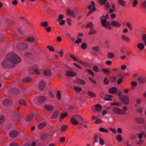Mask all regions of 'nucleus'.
<instances>
[{
    "mask_svg": "<svg viewBox=\"0 0 146 146\" xmlns=\"http://www.w3.org/2000/svg\"><path fill=\"white\" fill-rule=\"evenodd\" d=\"M96 31H95L92 28H91L90 31L89 32V35H92L96 34Z\"/></svg>",
    "mask_w": 146,
    "mask_h": 146,
    "instance_id": "nucleus-29",
    "label": "nucleus"
},
{
    "mask_svg": "<svg viewBox=\"0 0 146 146\" xmlns=\"http://www.w3.org/2000/svg\"><path fill=\"white\" fill-rule=\"evenodd\" d=\"M64 18V16L62 14H60L58 16V17L57 21H60V20H62Z\"/></svg>",
    "mask_w": 146,
    "mask_h": 146,
    "instance_id": "nucleus-49",
    "label": "nucleus"
},
{
    "mask_svg": "<svg viewBox=\"0 0 146 146\" xmlns=\"http://www.w3.org/2000/svg\"><path fill=\"white\" fill-rule=\"evenodd\" d=\"M126 26L127 27H128L131 30H132L131 25L130 23H129V22H127L126 23Z\"/></svg>",
    "mask_w": 146,
    "mask_h": 146,
    "instance_id": "nucleus-59",
    "label": "nucleus"
},
{
    "mask_svg": "<svg viewBox=\"0 0 146 146\" xmlns=\"http://www.w3.org/2000/svg\"><path fill=\"white\" fill-rule=\"evenodd\" d=\"M44 107L45 109L49 111L52 110L54 108L52 106L50 105H45L44 106Z\"/></svg>",
    "mask_w": 146,
    "mask_h": 146,
    "instance_id": "nucleus-20",
    "label": "nucleus"
},
{
    "mask_svg": "<svg viewBox=\"0 0 146 146\" xmlns=\"http://www.w3.org/2000/svg\"><path fill=\"white\" fill-rule=\"evenodd\" d=\"M93 24L91 22H90L88 24L86 25V27H90L91 28H92L93 27Z\"/></svg>",
    "mask_w": 146,
    "mask_h": 146,
    "instance_id": "nucleus-52",
    "label": "nucleus"
},
{
    "mask_svg": "<svg viewBox=\"0 0 146 146\" xmlns=\"http://www.w3.org/2000/svg\"><path fill=\"white\" fill-rule=\"evenodd\" d=\"M46 125V124L44 123H41L39 124L38 125V127L40 129H42Z\"/></svg>",
    "mask_w": 146,
    "mask_h": 146,
    "instance_id": "nucleus-31",
    "label": "nucleus"
},
{
    "mask_svg": "<svg viewBox=\"0 0 146 146\" xmlns=\"http://www.w3.org/2000/svg\"><path fill=\"white\" fill-rule=\"evenodd\" d=\"M66 22L69 26L71 25V20L70 19H68L66 20Z\"/></svg>",
    "mask_w": 146,
    "mask_h": 146,
    "instance_id": "nucleus-62",
    "label": "nucleus"
},
{
    "mask_svg": "<svg viewBox=\"0 0 146 146\" xmlns=\"http://www.w3.org/2000/svg\"><path fill=\"white\" fill-rule=\"evenodd\" d=\"M46 138V136L45 134L42 133L40 137V139L41 140H45Z\"/></svg>",
    "mask_w": 146,
    "mask_h": 146,
    "instance_id": "nucleus-36",
    "label": "nucleus"
},
{
    "mask_svg": "<svg viewBox=\"0 0 146 146\" xmlns=\"http://www.w3.org/2000/svg\"><path fill=\"white\" fill-rule=\"evenodd\" d=\"M118 91L117 88L115 87H112L109 89V92L112 94H115Z\"/></svg>",
    "mask_w": 146,
    "mask_h": 146,
    "instance_id": "nucleus-7",
    "label": "nucleus"
},
{
    "mask_svg": "<svg viewBox=\"0 0 146 146\" xmlns=\"http://www.w3.org/2000/svg\"><path fill=\"white\" fill-rule=\"evenodd\" d=\"M35 38L33 37H29L27 38L26 39V40L28 42H33L34 41Z\"/></svg>",
    "mask_w": 146,
    "mask_h": 146,
    "instance_id": "nucleus-26",
    "label": "nucleus"
},
{
    "mask_svg": "<svg viewBox=\"0 0 146 146\" xmlns=\"http://www.w3.org/2000/svg\"><path fill=\"white\" fill-rule=\"evenodd\" d=\"M121 104L118 102H113L111 104V105H115L116 106H119Z\"/></svg>",
    "mask_w": 146,
    "mask_h": 146,
    "instance_id": "nucleus-56",
    "label": "nucleus"
},
{
    "mask_svg": "<svg viewBox=\"0 0 146 146\" xmlns=\"http://www.w3.org/2000/svg\"><path fill=\"white\" fill-rule=\"evenodd\" d=\"M10 146H19V145L16 142H13L10 144Z\"/></svg>",
    "mask_w": 146,
    "mask_h": 146,
    "instance_id": "nucleus-54",
    "label": "nucleus"
},
{
    "mask_svg": "<svg viewBox=\"0 0 146 146\" xmlns=\"http://www.w3.org/2000/svg\"><path fill=\"white\" fill-rule=\"evenodd\" d=\"M129 97L127 96H125L122 98L121 102L124 104L127 105L129 103Z\"/></svg>",
    "mask_w": 146,
    "mask_h": 146,
    "instance_id": "nucleus-6",
    "label": "nucleus"
},
{
    "mask_svg": "<svg viewBox=\"0 0 146 146\" xmlns=\"http://www.w3.org/2000/svg\"><path fill=\"white\" fill-rule=\"evenodd\" d=\"M41 25L43 26L44 27H46L48 26V23L47 22H44L41 24Z\"/></svg>",
    "mask_w": 146,
    "mask_h": 146,
    "instance_id": "nucleus-50",
    "label": "nucleus"
},
{
    "mask_svg": "<svg viewBox=\"0 0 146 146\" xmlns=\"http://www.w3.org/2000/svg\"><path fill=\"white\" fill-rule=\"evenodd\" d=\"M114 56V54L112 52H109L108 54V57L109 58H112Z\"/></svg>",
    "mask_w": 146,
    "mask_h": 146,
    "instance_id": "nucleus-38",
    "label": "nucleus"
},
{
    "mask_svg": "<svg viewBox=\"0 0 146 146\" xmlns=\"http://www.w3.org/2000/svg\"><path fill=\"white\" fill-rule=\"evenodd\" d=\"M102 71L105 74H109L110 73V71L108 68H102Z\"/></svg>",
    "mask_w": 146,
    "mask_h": 146,
    "instance_id": "nucleus-28",
    "label": "nucleus"
},
{
    "mask_svg": "<svg viewBox=\"0 0 146 146\" xmlns=\"http://www.w3.org/2000/svg\"><path fill=\"white\" fill-rule=\"evenodd\" d=\"M5 119V117L4 115L0 116V124H2L4 121Z\"/></svg>",
    "mask_w": 146,
    "mask_h": 146,
    "instance_id": "nucleus-43",
    "label": "nucleus"
},
{
    "mask_svg": "<svg viewBox=\"0 0 146 146\" xmlns=\"http://www.w3.org/2000/svg\"><path fill=\"white\" fill-rule=\"evenodd\" d=\"M43 73L45 76H50L52 74L51 71L49 69L45 70L44 71Z\"/></svg>",
    "mask_w": 146,
    "mask_h": 146,
    "instance_id": "nucleus-16",
    "label": "nucleus"
},
{
    "mask_svg": "<svg viewBox=\"0 0 146 146\" xmlns=\"http://www.w3.org/2000/svg\"><path fill=\"white\" fill-rule=\"evenodd\" d=\"M76 82L82 85H84L86 84V82L84 80L79 78H77L76 79Z\"/></svg>",
    "mask_w": 146,
    "mask_h": 146,
    "instance_id": "nucleus-17",
    "label": "nucleus"
},
{
    "mask_svg": "<svg viewBox=\"0 0 146 146\" xmlns=\"http://www.w3.org/2000/svg\"><path fill=\"white\" fill-rule=\"evenodd\" d=\"M18 135V133L17 131L15 130H13L11 131L9 134V135L10 137L14 138L17 137Z\"/></svg>",
    "mask_w": 146,
    "mask_h": 146,
    "instance_id": "nucleus-8",
    "label": "nucleus"
},
{
    "mask_svg": "<svg viewBox=\"0 0 146 146\" xmlns=\"http://www.w3.org/2000/svg\"><path fill=\"white\" fill-rule=\"evenodd\" d=\"M137 3L138 2L137 0H134L132 3L133 7H135Z\"/></svg>",
    "mask_w": 146,
    "mask_h": 146,
    "instance_id": "nucleus-61",
    "label": "nucleus"
},
{
    "mask_svg": "<svg viewBox=\"0 0 146 146\" xmlns=\"http://www.w3.org/2000/svg\"><path fill=\"white\" fill-rule=\"evenodd\" d=\"M47 48L50 51L54 52V50L52 46L49 45L47 46Z\"/></svg>",
    "mask_w": 146,
    "mask_h": 146,
    "instance_id": "nucleus-46",
    "label": "nucleus"
},
{
    "mask_svg": "<svg viewBox=\"0 0 146 146\" xmlns=\"http://www.w3.org/2000/svg\"><path fill=\"white\" fill-rule=\"evenodd\" d=\"M107 0H99V3L101 5H105Z\"/></svg>",
    "mask_w": 146,
    "mask_h": 146,
    "instance_id": "nucleus-51",
    "label": "nucleus"
},
{
    "mask_svg": "<svg viewBox=\"0 0 146 146\" xmlns=\"http://www.w3.org/2000/svg\"><path fill=\"white\" fill-rule=\"evenodd\" d=\"M93 70L95 72H97L99 71L98 67L96 66H94L93 68Z\"/></svg>",
    "mask_w": 146,
    "mask_h": 146,
    "instance_id": "nucleus-47",
    "label": "nucleus"
},
{
    "mask_svg": "<svg viewBox=\"0 0 146 146\" xmlns=\"http://www.w3.org/2000/svg\"><path fill=\"white\" fill-rule=\"evenodd\" d=\"M145 134V133L143 132L139 133L138 135V137L139 139H141L142 138V135Z\"/></svg>",
    "mask_w": 146,
    "mask_h": 146,
    "instance_id": "nucleus-57",
    "label": "nucleus"
},
{
    "mask_svg": "<svg viewBox=\"0 0 146 146\" xmlns=\"http://www.w3.org/2000/svg\"><path fill=\"white\" fill-rule=\"evenodd\" d=\"M34 117V115L33 113H31L28 115L26 118V121L27 122H30L33 119Z\"/></svg>",
    "mask_w": 146,
    "mask_h": 146,
    "instance_id": "nucleus-15",
    "label": "nucleus"
},
{
    "mask_svg": "<svg viewBox=\"0 0 146 146\" xmlns=\"http://www.w3.org/2000/svg\"><path fill=\"white\" fill-rule=\"evenodd\" d=\"M100 137L98 134H96L94 135V141L95 142H98V139H99V137Z\"/></svg>",
    "mask_w": 146,
    "mask_h": 146,
    "instance_id": "nucleus-30",
    "label": "nucleus"
},
{
    "mask_svg": "<svg viewBox=\"0 0 146 146\" xmlns=\"http://www.w3.org/2000/svg\"><path fill=\"white\" fill-rule=\"evenodd\" d=\"M82 42V39L81 38H79L77 40H76L75 41V43L77 44H79L81 42Z\"/></svg>",
    "mask_w": 146,
    "mask_h": 146,
    "instance_id": "nucleus-55",
    "label": "nucleus"
},
{
    "mask_svg": "<svg viewBox=\"0 0 146 146\" xmlns=\"http://www.w3.org/2000/svg\"><path fill=\"white\" fill-rule=\"evenodd\" d=\"M88 72L93 77L94 76V74L92 71L90 69H88L87 70Z\"/></svg>",
    "mask_w": 146,
    "mask_h": 146,
    "instance_id": "nucleus-60",
    "label": "nucleus"
},
{
    "mask_svg": "<svg viewBox=\"0 0 146 146\" xmlns=\"http://www.w3.org/2000/svg\"><path fill=\"white\" fill-rule=\"evenodd\" d=\"M121 38L126 42H130V38L125 35H122Z\"/></svg>",
    "mask_w": 146,
    "mask_h": 146,
    "instance_id": "nucleus-18",
    "label": "nucleus"
},
{
    "mask_svg": "<svg viewBox=\"0 0 146 146\" xmlns=\"http://www.w3.org/2000/svg\"><path fill=\"white\" fill-rule=\"evenodd\" d=\"M116 139L119 142H121L123 139L121 137V135L120 134H118L117 136L116 137Z\"/></svg>",
    "mask_w": 146,
    "mask_h": 146,
    "instance_id": "nucleus-32",
    "label": "nucleus"
},
{
    "mask_svg": "<svg viewBox=\"0 0 146 146\" xmlns=\"http://www.w3.org/2000/svg\"><path fill=\"white\" fill-rule=\"evenodd\" d=\"M112 26L116 28H119L121 27V24L118 22L115 21H112L111 22Z\"/></svg>",
    "mask_w": 146,
    "mask_h": 146,
    "instance_id": "nucleus-9",
    "label": "nucleus"
},
{
    "mask_svg": "<svg viewBox=\"0 0 146 146\" xmlns=\"http://www.w3.org/2000/svg\"><path fill=\"white\" fill-rule=\"evenodd\" d=\"M91 4L92 6V10L93 11H96V8L95 7V4L94 1H92L91 2Z\"/></svg>",
    "mask_w": 146,
    "mask_h": 146,
    "instance_id": "nucleus-41",
    "label": "nucleus"
},
{
    "mask_svg": "<svg viewBox=\"0 0 146 146\" xmlns=\"http://www.w3.org/2000/svg\"><path fill=\"white\" fill-rule=\"evenodd\" d=\"M99 144L102 145H103L104 144V140L101 137H99Z\"/></svg>",
    "mask_w": 146,
    "mask_h": 146,
    "instance_id": "nucleus-34",
    "label": "nucleus"
},
{
    "mask_svg": "<svg viewBox=\"0 0 146 146\" xmlns=\"http://www.w3.org/2000/svg\"><path fill=\"white\" fill-rule=\"evenodd\" d=\"M65 75L68 76L74 77L76 76V73L72 71H67L65 73Z\"/></svg>",
    "mask_w": 146,
    "mask_h": 146,
    "instance_id": "nucleus-10",
    "label": "nucleus"
},
{
    "mask_svg": "<svg viewBox=\"0 0 146 146\" xmlns=\"http://www.w3.org/2000/svg\"><path fill=\"white\" fill-rule=\"evenodd\" d=\"M118 4L121 6L124 7L125 5V2L124 0H117Z\"/></svg>",
    "mask_w": 146,
    "mask_h": 146,
    "instance_id": "nucleus-24",
    "label": "nucleus"
},
{
    "mask_svg": "<svg viewBox=\"0 0 146 146\" xmlns=\"http://www.w3.org/2000/svg\"><path fill=\"white\" fill-rule=\"evenodd\" d=\"M81 48L83 49H85L87 47V44L86 43H83L81 46Z\"/></svg>",
    "mask_w": 146,
    "mask_h": 146,
    "instance_id": "nucleus-42",
    "label": "nucleus"
},
{
    "mask_svg": "<svg viewBox=\"0 0 146 146\" xmlns=\"http://www.w3.org/2000/svg\"><path fill=\"white\" fill-rule=\"evenodd\" d=\"M110 5L109 3L107 2L105 5V8L106 9H108L110 8Z\"/></svg>",
    "mask_w": 146,
    "mask_h": 146,
    "instance_id": "nucleus-58",
    "label": "nucleus"
},
{
    "mask_svg": "<svg viewBox=\"0 0 146 146\" xmlns=\"http://www.w3.org/2000/svg\"><path fill=\"white\" fill-rule=\"evenodd\" d=\"M88 95L91 97H95L96 96L95 94L94 93L89 91L88 92Z\"/></svg>",
    "mask_w": 146,
    "mask_h": 146,
    "instance_id": "nucleus-44",
    "label": "nucleus"
},
{
    "mask_svg": "<svg viewBox=\"0 0 146 146\" xmlns=\"http://www.w3.org/2000/svg\"><path fill=\"white\" fill-rule=\"evenodd\" d=\"M28 45L26 43H21L17 45V47L19 49L22 50L27 48Z\"/></svg>",
    "mask_w": 146,
    "mask_h": 146,
    "instance_id": "nucleus-5",
    "label": "nucleus"
},
{
    "mask_svg": "<svg viewBox=\"0 0 146 146\" xmlns=\"http://www.w3.org/2000/svg\"><path fill=\"white\" fill-rule=\"evenodd\" d=\"M102 105L100 104H97L92 106V108H95L96 110L97 111H100L102 109Z\"/></svg>",
    "mask_w": 146,
    "mask_h": 146,
    "instance_id": "nucleus-13",
    "label": "nucleus"
},
{
    "mask_svg": "<svg viewBox=\"0 0 146 146\" xmlns=\"http://www.w3.org/2000/svg\"><path fill=\"white\" fill-rule=\"evenodd\" d=\"M21 60V58L13 52L7 54L4 60L2 63V66L4 68H13L15 64L19 63Z\"/></svg>",
    "mask_w": 146,
    "mask_h": 146,
    "instance_id": "nucleus-1",
    "label": "nucleus"
},
{
    "mask_svg": "<svg viewBox=\"0 0 146 146\" xmlns=\"http://www.w3.org/2000/svg\"><path fill=\"white\" fill-rule=\"evenodd\" d=\"M67 14L70 16L75 17V15L73 12L70 9H68L67 11Z\"/></svg>",
    "mask_w": 146,
    "mask_h": 146,
    "instance_id": "nucleus-21",
    "label": "nucleus"
},
{
    "mask_svg": "<svg viewBox=\"0 0 146 146\" xmlns=\"http://www.w3.org/2000/svg\"><path fill=\"white\" fill-rule=\"evenodd\" d=\"M112 111L113 113L117 115H124L126 113L125 111L116 107H114L113 108Z\"/></svg>",
    "mask_w": 146,
    "mask_h": 146,
    "instance_id": "nucleus-4",
    "label": "nucleus"
},
{
    "mask_svg": "<svg viewBox=\"0 0 146 146\" xmlns=\"http://www.w3.org/2000/svg\"><path fill=\"white\" fill-rule=\"evenodd\" d=\"M56 96L59 100H60L61 99L60 92V91L59 90H58L57 92Z\"/></svg>",
    "mask_w": 146,
    "mask_h": 146,
    "instance_id": "nucleus-45",
    "label": "nucleus"
},
{
    "mask_svg": "<svg viewBox=\"0 0 146 146\" xmlns=\"http://www.w3.org/2000/svg\"><path fill=\"white\" fill-rule=\"evenodd\" d=\"M108 17V15L105 16H102L101 18V21L102 26L103 27H106L108 29H111L110 23L109 22H107V20Z\"/></svg>",
    "mask_w": 146,
    "mask_h": 146,
    "instance_id": "nucleus-3",
    "label": "nucleus"
},
{
    "mask_svg": "<svg viewBox=\"0 0 146 146\" xmlns=\"http://www.w3.org/2000/svg\"><path fill=\"white\" fill-rule=\"evenodd\" d=\"M137 48L139 50H143L145 48L144 44L141 43H139L137 44Z\"/></svg>",
    "mask_w": 146,
    "mask_h": 146,
    "instance_id": "nucleus-19",
    "label": "nucleus"
},
{
    "mask_svg": "<svg viewBox=\"0 0 146 146\" xmlns=\"http://www.w3.org/2000/svg\"><path fill=\"white\" fill-rule=\"evenodd\" d=\"M74 88L76 91L77 92H79L82 90V88L79 87L74 86Z\"/></svg>",
    "mask_w": 146,
    "mask_h": 146,
    "instance_id": "nucleus-35",
    "label": "nucleus"
},
{
    "mask_svg": "<svg viewBox=\"0 0 146 146\" xmlns=\"http://www.w3.org/2000/svg\"><path fill=\"white\" fill-rule=\"evenodd\" d=\"M58 111H57L54 112L52 115L51 118L53 119L56 118L58 115Z\"/></svg>",
    "mask_w": 146,
    "mask_h": 146,
    "instance_id": "nucleus-25",
    "label": "nucleus"
},
{
    "mask_svg": "<svg viewBox=\"0 0 146 146\" xmlns=\"http://www.w3.org/2000/svg\"><path fill=\"white\" fill-rule=\"evenodd\" d=\"M67 115V113H65L61 114L60 117V120L61 119H63L64 118L66 117Z\"/></svg>",
    "mask_w": 146,
    "mask_h": 146,
    "instance_id": "nucleus-37",
    "label": "nucleus"
},
{
    "mask_svg": "<svg viewBox=\"0 0 146 146\" xmlns=\"http://www.w3.org/2000/svg\"><path fill=\"white\" fill-rule=\"evenodd\" d=\"M142 39L143 41L146 40V34H143L142 35Z\"/></svg>",
    "mask_w": 146,
    "mask_h": 146,
    "instance_id": "nucleus-64",
    "label": "nucleus"
},
{
    "mask_svg": "<svg viewBox=\"0 0 146 146\" xmlns=\"http://www.w3.org/2000/svg\"><path fill=\"white\" fill-rule=\"evenodd\" d=\"M92 49L94 51L98 52L99 50V47L98 46H94L92 48Z\"/></svg>",
    "mask_w": 146,
    "mask_h": 146,
    "instance_id": "nucleus-48",
    "label": "nucleus"
},
{
    "mask_svg": "<svg viewBox=\"0 0 146 146\" xmlns=\"http://www.w3.org/2000/svg\"><path fill=\"white\" fill-rule=\"evenodd\" d=\"M46 100V98L44 96H40L38 98L37 101L39 103H42Z\"/></svg>",
    "mask_w": 146,
    "mask_h": 146,
    "instance_id": "nucleus-11",
    "label": "nucleus"
},
{
    "mask_svg": "<svg viewBox=\"0 0 146 146\" xmlns=\"http://www.w3.org/2000/svg\"><path fill=\"white\" fill-rule=\"evenodd\" d=\"M32 79L30 77H26L23 79L22 80V81L23 82H28L31 81Z\"/></svg>",
    "mask_w": 146,
    "mask_h": 146,
    "instance_id": "nucleus-22",
    "label": "nucleus"
},
{
    "mask_svg": "<svg viewBox=\"0 0 146 146\" xmlns=\"http://www.w3.org/2000/svg\"><path fill=\"white\" fill-rule=\"evenodd\" d=\"M37 68V66H35V68L33 69L34 70L35 73L37 75H39L40 74V72L38 69H37L36 68Z\"/></svg>",
    "mask_w": 146,
    "mask_h": 146,
    "instance_id": "nucleus-33",
    "label": "nucleus"
},
{
    "mask_svg": "<svg viewBox=\"0 0 146 146\" xmlns=\"http://www.w3.org/2000/svg\"><path fill=\"white\" fill-rule=\"evenodd\" d=\"M45 86V82L43 81H41L39 84V89L40 91H43Z\"/></svg>",
    "mask_w": 146,
    "mask_h": 146,
    "instance_id": "nucleus-12",
    "label": "nucleus"
},
{
    "mask_svg": "<svg viewBox=\"0 0 146 146\" xmlns=\"http://www.w3.org/2000/svg\"><path fill=\"white\" fill-rule=\"evenodd\" d=\"M67 129V126L64 125L61 127L60 130L61 131H65Z\"/></svg>",
    "mask_w": 146,
    "mask_h": 146,
    "instance_id": "nucleus-40",
    "label": "nucleus"
},
{
    "mask_svg": "<svg viewBox=\"0 0 146 146\" xmlns=\"http://www.w3.org/2000/svg\"><path fill=\"white\" fill-rule=\"evenodd\" d=\"M136 122L139 123H143L145 122L144 120L140 118H138L135 119Z\"/></svg>",
    "mask_w": 146,
    "mask_h": 146,
    "instance_id": "nucleus-23",
    "label": "nucleus"
},
{
    "mask_svg": "<svg viewBox=\"0 0 146 146\" xmlns=\"http://www.w3.org/2000/svg\"><path fill=\"white\" fill-rule=\"evenodd\" d=\"M99 131L102 132L108 133V130L107 129H105L103 127H101L99 129Z\"/></svg>",
    "mask_w": 146,
    "mask_h": 146,
    "instance_id": "nucleus-27",
    "label": "nucleus"
},
{
    "mask_svg": "<svg viewBox=\"0 0 146 146\" xmlns=\"http://www.w3.org/2000/svg\"><path fill=\"white\" fill-rule=\"evenodd\" d=\"M83 118L78 115H74L71 119V122L73 125H81L84 122Z\"/></svg>",
    "mask_w": 146,
    "mask_h": 146,
    "instance_id": "nucleus-2",
    "label": "nucleus"
},
{
    "mask_svg": "<svg viewBox=\"0 0 146 146\" xmlns=\"http://www.w3.org/2000/svg\"><path fill=\"white\" fill-rule=\"evenodd\" d=\"M102 121L100 119H97L94 123L96 124H98L102 123Z\"/></svg>",
    "mask_w": 146,
    "mask_h": 146,
    "instance_id": "nucleus-63",
    "label": "nucleus"
},
{
    "mask_svg": "<svg viewBox=\"0 0 146 146\" xmlns=\"http://www.w3.org/2000/svg\"><path fill=\"white\" fill-rule=\"evenodd\" d=\"M2 103L4 105L7 106L12 104V101L11 100L7 99L3 100L2 102Z\"/></svg>",
    "mask_w": 146,
    "mask_h": 146,
    "instance_id": "nucleus-14",
    "label": "nucleus"
},
{
    "mask_svg": "<svg viewBox=\"0 0 146 146\" xmlns=\"http://www.w3.org/2000/svg\"><path fill=\"white\" fill-rule=\"evenodd\" d=\"M104 82L105 84H108L109 83V81L108 78H105L104 80Z\"/></svg>",
    "mask_w": 146,
    "mask_h": 146,
    "instance_id": "nucleus-53",
    "label": "nucleus"
},
{
    "mask_svg": "<svg viewBox=\"0 0 146 146\" xmlns=\"http://www.w3.org/2000/svg\"><path fill=\"white\" fill-rule=\"evenodd\" d=\"M19 103L21 105H23L24 106H26V104L25 102L23 100L21 99L19 100Z\"/></svg>",
    "mask_w": 146,
    "mask_h": 146,
    "instance_id": "nucleus-39",
    "label": "nucleus"
}]
</instances>
